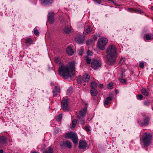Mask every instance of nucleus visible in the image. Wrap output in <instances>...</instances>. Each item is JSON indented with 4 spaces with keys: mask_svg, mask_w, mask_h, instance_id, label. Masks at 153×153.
Listing matches in <instances>:
<instances>
[{
    "mask_svg": "<svg viewBox=\"0 0 153 153\" xmlns=\"http://www.w3.org/2000/svg\"><path fill=\"white\" fill-rule=\"evenodd\" d=\"M75 62H71L70 64V67L62 65L59 68V72L60 76L64 78L72 77L74 76L75 70Z\"/></svg>",
    "mask_w": 153,
    "mask_h": 153,
    "instance_id": "1",
    "label": "nucleus"
},
{
    "mask_svg": "<svg viewBox=\"0 0 153 153\" xmlns=\"http://www.w3.org/2000/svg\"><path fill=\"white\" fill-rule=\"evenodd\" d=\"M106 52L107 58V63L110 65L114 64L117 56V48L113 44L109 45L107 48Z\"/></svg>",
    "mask_w": 153,
    "mask_h": 153,
    "instance_id": "2",
    "label": "nucleus"
},
{
    "mask_svg": "<svg viewBox=\"0 0 153 153\" xmlns=\"http://www.w3.org/2000/svg\"><path fill=\"white\" fill-rule=\"evenodd\" d=\"M87 111V108L85 107L81 110L77 115V119L80 123L83 124L85 123V121L84 119L86 114Z\"/></svg>",
    "mask_w": 153,
    "mask_h": 153,
    "instance_id": "3",
    "label": "nucleus"
},
{
    "mask_svg": "<svg viewBox=\"0 0 153 153\" xmlns=\"http://www.w3.org/2000/svg\"><path fill=\"white\" fill-rule=\"evenodd\" d=\"M152 137V135L150 134L145 133L142 139L144 144L146 146H148L151 143Z\"/></svg>",
    "mask_w": 153,
    "mask_h": 153,
    "instance_id": "4",
    "label": "nucleus"
},
{
    "mask_svg": "<svg viewBox=\"0 0 153 153\" xmlns=\"http://www.w3.org/2000/svg\"><path fill=\"white\" fill-rule=\"evenodd\" d=\"M108 42V40L105 38H102L98 40L97 43V46L101 50H104L105 48L106 44Z\"/></svg>",
    "mask_w": 153,
    "mask_h": 153,
    "instance_id": "5",
    "label": "nucleus"
},
{
    "mask_svg": "<svg viewBox=\"0 0 153 153\" xmlns=\"http://www.w3.org/2000/svg\"><path fill=\"white\" fill-rule=\"evenodd\" d=\"M65 137L72 139L74 144H77L78 137L75 133L71 132H68L66 134Z\"/></svg>",
    "mask_w": 153,
    "mask_h": 153,
    "instance_id": "6",
    "label": "nucleus"
},
{
    "mask_svg": "<svg viewBox=\"0 0 153 153\" xmlns=\"http://www.w3.org/2000/svg\"><path fill=\"white\" fill-rule=\"evenodd\" d=\"M100 61L97 59H93L91 62V66L94 69H98L101 66Z\"/></svg>",
    "mask_w": 153,
    "mask_h": 153,
    "instance_id": "7",
    "label": "nucleus"
},
{
    "mask_svg": "<svg viewBox=\"0 0 153 153\" xmlns=\"http://www.w3.org/2000/svg\"><path fill=\"white\" fill-rule=\"evenodd\" d=\"M150 118L148 117H145L143 120V122H142L140 120L138 119L137 122L141 126H147L149 123Z\"/></svg>",
    "mask_w": 153,
    "mask_h": 153,
    "instance_id": "8",
    "label": "nucleus"
},
{
    "mask_svg": "<svg viewBox=\"0 0 153 153\" xmlns=\"http://www.w3.org/2000/svg\"><path fill=\"white\" fill-rule=\"evenodd\" d=\"M68 99H63L62 102L61 106L62 109L65 111L69 109L68 105Z\"/></svg>",
    "mask_w": 153,
    "mask_h": 153,
    "instance_id": "9",
    "label": "nucleus"
},
{
    "mask_svg": "<svg viewBox=\"0 0 153 153\" xmlns=\"http://www.w3.org/2000/svg\"><path fill=\"white\" fill-rule=\"evenodd\" d=\"M87 146V144L86 142L82 140H80L79 142V149L83 150L85 149Z\"/></svg>",
    "mask_w": 153,
    "mask_h": 153,
    "instance_id": "10",
    "label": "nucleus"
},
{
    "mask_svg": "<svg viewBox=\"0 0 153 153\" xmlns=\"http://www.w3.org/2000/svg\"><path fill=\"white\" fill-rule=\"evenodd\" d=\"M75 40L77 43L81 44L83 42L84 40V38L81 35H78L76 37Z\"/></svg>",
    "mask_w": 153,
    "mask_h": 153,
    "instance_id": "11",
    "label": "nucleus"
},
{
    "mask_svg": "<svg viewBox=\"0 0 153 153\" xmlns=\"http://www.w3.org/2000/svg\"><path fill=\"white\" fill-rule=\"evenodd\" d=\"M41 3L44 6H46L50 4H52L53 2V0H40Z\"/></svg>",
    "mask_w": 153,
    "mask_h": 153,
    "instance_id": "12",
    "label": "nucleus"
},
{
    "mask_svg": "<svg viewBox=\"0 0 153 153\" xmlns=\"http://www.w3.org/2000/svg\"><path fill=\"white\" fill-rule=\"evenodd\" d=\"M48 19L50 23H53L54 21V19L53 17V13L51 12L48 14Z\"/></svg>",
    "mask_w": 153,
    "mask_h": 153,
    "instance_id": "13",
    "label": "nucleus"
},
{
    "mask_svg": "<svg viewBox=\"0 0 153 153\" xmlns=\"http://www.w3.org/2000/svg\"><path fill=\"white\" fill-rule=\"evenodd\" d=\"M60 88L59 87L55 86L53 91V97H56L58 93L60 91Z\"/></svg>",
    "mask_w": 153,
    "mask_h": 153,
    "instance_id": "14",
    "label": "nucleus"
},
{
    "mask_svg": "<svg viewBox=\"0 0 153 153\" xmlns=\"http://www.w3.org/2000/svg\"><path fill=\"white\" fill-rule=\"evenodd\" d=\"M67 53L70 56L72 55L74 53V52L71 47H68L66 49Z\"/></svg>",
    "mask_w": 153,
    "mask_h": 153,
    "instance_id": "15",
    "label": "nucleus"
},
{
    "mask_svg": "<svg viewBox=\"0 0 153 153\" xmlns=\"http://www.w3.org/2000/svg\"><path fill=\"white\" fill-rule=\"evenodd\" d=\"M90 79V76L88 74H85L82 77V80L85 82H88Z\"/></svg>",
    "mask_w": 153,
    "mask_h": 153,
    "instance_id": "16",
    "label": "nucleus"
},
{
    "mask_svg": "<svg viewBox=\"0 0 153 153\" xmlns=\"http://www.w3.org/2000/svg\"><path fill=\"white\" fill-rule=\"evenodd\" d=\"M92 29L90 26H88V27L84 30V33L85 35H87L90 33L92 31Z\"/></svg>",
    "mask_w": 153,
    "mask_h": 153,
    "instance_id": "17",
    "label": "nucleus"
},
{
    "mask_svg": "<svg viewBox=\"0 0 153 153\" xmlns=\"http://www.w3.org/2000/svg\"><path fill=\"white\" fill-rule=\"evenodd\" d=\"M72 30V28L71 27L66 26L64 29V31L66 33H69Z\"/></svg>",
    "mask_w": 153,
    "mask_h": 153,
    "instance_id": "18",
    "label": "nucleus"
},
{
    "mask_svg": "<svg viewBox=\"0 0 153 153\" xmlns=\"http://www.w3.org/2000/svg\"><path fill=\"white\" fill-rule=\"evenodd\" d=\"M91 93L92 96H95L97 94V91L96 88H91Z\"/></svg>",
    "mask_w": 153,
    "mask_h": 153,
    "instance_id": "19",
    "label": "nucleus"
},
{
    "mask_svg": "<svg viewBox=\"0 0 153 153\" xmlns=\"http://www.w3.org/2000/svg\"><path fill=\"white\" fill-rule=\"evenodd\" d=\"M112 98L110 97H108L107 98L106 100L104 102V105H108V104L111 103V101L112 100Z\"/></svg>",
    "mask_w": 153,
    "mask_h": 153,
    "instance_id": "20",
    "label": "nucleus"
},
{
    "mask_svg": "<svg viewBox=\"0 0 153 153\" xmlns=\"http://www.w3.org/2000/svg\"><path fill=\"white\" fill-rule=\"evenodd\" d=\"M6 137L4 136H2L0 137V143L2 144H4L6 141Z\"/></svg>",
    "mask_w": 153,
    "mask_h": 153,
    "instance_id": "21",
    "label": "nucleus"
},
{
    "mask_svg": "<svg viewBox=\"0 0 153 153\" xmlns=\"http://www.w3.org/2000/svg\"><path fill=\"white\" fill-rule=\"evenodd\" d=\"M32 40L30 38H27L25 40V43L27 45H30L32 44Z\"/></svg>",
    "mask_w": 153,
    "mask_h": 153,
    "instance_id": "22",
    "label": "nucleus"
},
{
    "mask_svg": "<svg viewBox=\"0 0 153 153\" xmlns=\"http://www.w3.org/2000/svg\"><path fill=\"white\" fill-rule=\"evenodd\" d=\"M97 86V84L94 82H92L91 84V88H96Z\"/></svg>",
    "mask_w": 153,
    "mask_h": 153,
    "instance_id": "23",
    "label": "nucleus"
},
{
    "mask_svg": "<svg viewBox=\"0 0 153 153\" xmlns=\"http://www.w3.org/2000/svg\"><path fill=\"white\" fill-rule=\"evenodd\" d=\"M65 145L67 147L71 149V145L70 142L68 141H66L65 143Z\"/></svg>",
    "mask_w": 153,
    "mask_h": 153,
    "instance_id": "24",
    "label": "nucleus"
},
{
    "mask_svg": "<svg viewBox=\"0 0 153 153\" xmlns=\"http://www.w3.org/2000/svg\"><path fill=\"white\" fill-rule=\"evenodd\" d=\"M142 93L143 95L146 96H148L149 94L145 88H143L142 89Z\"/></svg>",
    "mask_w": 153,
    "mask_h": 153,
    "instance_id": "25",
    "label": "nucleus"
},
{
    "mask_svg": "<svg viewBox=\"0 0 153 153\" xmlns=\"http://www.w3.org/2000/svg\"><path fill=\"white\" fill-rule=\"evenodd\" d=\"M53 149L50 147L48 148V150H47L45 153H53Z\"/></svg>",
    "mask_w": 153,
    "mask_h": 153,
    "instance_id": "26",
    "label": "nucleus"
},
{
    "mask_svg": "<svg viewBox=\"0 0 153 153\" xmlns=\"http://www.w3.org/2000/svg\"><path fill=\"white\" fill-rule=\"evenodd\" d=\"M78 53L79 55L82 56L84 53V50L83 49L81 48L78 51Z\"/></svg>",
    "mask_w": 153,
    "mask_h": 153,
    "instance_id": "27",
    "label": "nucleus"
},
{
    "mask_svg": "<svg viewBox=\"0 0 153 153\" xmlns=\"http://www.w3.org/2000/svg\"><path fill=\"white\" fill-rule=\"evenodd\" d=\"M62 115L61 114H60L57 115L56 117V119L57 121H60L62 118Z\"/></svg>",
    "mask_w": 153,
    "mask_h": 153,
    "instance_id": "28",
    "label": "nucleus"
},
{
    "mask_svg": "<svg viewBox=\"0 0 153 153\" xmlns=\"http://www.w3.org/2000/svg\"><path fill=\"white\" fill-rule=\"evenodd\" d=\"M54 61L56 63L59 64L60 63V60L59 58L55 57L54 58Z\"/></svg>",
    "mask_w": 153,
    "mask_h": 153,
    "instance_id": "29",
    "label": "nucleus"
},
{
    "mask_svg": "<svg viewBox=\"0 0 153 153\" xmlns=\"http://www.w3.org/2000/svg\"><path fill=\"white\" fill-rule=\"evenodd\" d=\"M144 36L147 40H149L151 39V36L147 34H145Z\"/></svg>",
    "mask_w": 153,
    "mask_h": 153,
    "instance_id": "30",
    "label": "nucleus"
},
{
    "mask_svg": "<svg viewBox=\"0 0 153 153\" xmlns=\"http://www.w3.org/2000/svg\"><path fill=\"white\" fill-rule=\"evenodd\" d=\"M120 82L123 84H126V83L127 80L126 79H119Z\"/></svg>",
    "mask_w": 153,
    "mask_h": 153,
    "instance_id": "31",
    "label": "nucleus"
},
{
    "mask_svg": "<svg viewBox=\"0 0 153 153\" xmlns=\"http://www.w3.org/2000/svg\"><path fill=\"white\" fill-rule=\"evenodd\" d=\"M113 83L112 82H110L107 85V87L109 89H111L113 88Z\"/></svg>",
    "mask_w": 153,
    "mask_h": 153,
    "instance_id": "32",
    "label": "nucleus"
},
{
    "mask_svg": "<svg viewBox=\"0 0 153 153\" xmlns=\"http://www.w3.org/2000/svg\"><path fill=\"white\" fill-rule=\"evenodd\" d=\"M76 123V120L75 119L73 120L72 123V126L73 127H74Z\"/></svg>",
    "mask_w": 153,
    "mask_h": 153,
    "instance_id": "33",
    "label": "nucleus"
},
{
    "mask_svg": "<svg viewBox=\"0 0 153 153\" xmlns=\"http://www.w3.org/2000/svg\"><path fill=\"white\" fill-rule=\"evenodd\" d=\"M86 61L87 64H89L91 63V59L89 58L88 56H86Z\"/></svg>",
    "mask_w": 153,
    "mask_h": 153,
    "instance_id": "34",
    "label": "nucleus"
},
{
    "mask_svg": "<svg viewBox=\"0 0 153 153\" xmlns=\"http://www.w3.org/2000/svg\"><path fill=\"white\" fill-rule=\"evenodd\" d=\"M125 58H121L120 60V64L121 65L123 63V62L125 61Z\"/></svg>",
    "mask_w": 153,
    "mask_h": 153,
    "instance_id": "35",
    "label": "nucleus"
},
{
    "mask_svg": "<svg viewBox=\"0 0 153 153\" xmlns=\"http://www.w3.org/2000/svg\"><path fill=\"white\" fill-rule=\"evenodd\" d=\"M135 12L136 13H143V12L142 11L139 9H135Z\"/></svg>",
    "mask_w": 153,
    "mask_h": 153,
    "instance_id": "36",
    "label": "nucleus"
},
{
    "mask_svg": "<svg viewBox=\"0 0 153 153\" xmlns=\"http://www.w3.org/2000/svg\"><path fill=\"white\" fill-rule=\"evenodd\" d=\"M81 76H79L77 79V81L79 83H81Z\"/></svg>",
    "mask_w": 153,
    "mask_h": 153,
    "instance_id": "37",
    "label": "nucleus"
},
{
    "mask_svg": "<svg viewBox=\"0 0 153 153\" xmlns=\"http://www.w3.org/2000/svg\"><path fill=\"white\" fill-rule=\"evenodd\" d=\"M139 66L141 68H143L144 67V64L143 62H141L139 64Z\"/></svg>",
    "mask_w": 153,
    "mask_h": 153,
    "instance_id": "38",
    "label": "nucleus"
},
{
    "mask_svg": "<svg viewBox=\"0 0 153 153\" xmlns=\"http://www.w3.org/2000/svg\"><path fill=\"white\" fill-rule=\"evenodd\" d=\"M144 103L145 105L148 106L149 104V102L148 101H146L144 102Z\"/></svg>",
    "mask_w": 153,
    "mask_h": 153,
    "instance_id": "39",
    "label": "nucleus"
},
{
    "mask_svg": "<svg viewBox=\"0 0 153 153\" xmlns=\"http://www.w3.org/2000/svg\"><path fill=\"white\" fill-rule=\"evenodd\" d=\"M34 33L36 35H38L39 34L38 31L36 30H34Z\"/></svg>",
    "mask_w": 153,
    "mask_h": 153,
    "instance_id": "40",
    "label": "nucleus"
},
{
    "mask_svg": "<svg viewBox=\"0 0 153 153\" xmlns=\"http://www.w3.org/2000/svg\"><path fill=\"white\" fill-rule=\"evenodd\" d=\"M87 53L88 55H92V52L90 50H88Z\"/></svg>",
    "mask_w": 153,
    "mask_h": 153,
    "instance_id": "41",
    "label": "nucleus"
},
{
    "mask_svg": "<svg viewBox=\"0 0 153 153\" xmlns=\"http://www.w3.org/2000/svg\"><path fill=\"white\" fill-rule=\"evenodd\" d=\"M137 97L138 99L140 100L142 99L143 98V96L141 94L138 95L137 96Z\"/></svg>",
    "mask_w": 153,
    "mask_h": 153,
    "instance_id": "42",
    "label": "nucleus"
},
{
    "mask_svg": "<svg viewBox=\"0 0 153 153\" xmlns=\"http://www.w3.org/2000/svg\"><path fill=\"white\" fill-rule=\"evenodd\" d=\"M92 42V40H89L87 41L86 44L87 45H88L91 43Z\"/></svg>",
    "mask_w": 153,
    "mask_h": 153,
    "instance_id": "43",
    "label": "nucleus"
},
{
    "mask_svg": "<svg viewBox=\"0 0 153 153\" xmlns=\"http://www.w3.org/2000/svg\"><path fill=\"white\" fill-rule=\"evenodd\" d=\"M85 130L87 131H90V130L89 129V127L88 126H86L85 127Z\"/></svg>",
    "mask_w": 153,
    "mask_h": 153,
    "instance_id": "44",
    "label": "nucleus"
},
{
    "mask_svg": "<svg viewBox=\"0 0 153 153\" xmlns=\"http://www.w3.org/2000/svg\"><path fill=\"white\" fill-rule=\"evenodd\" d=\"M127 10L128 12H131V13L133 12V11L132 9L131 8H128L127 9Z\"/></svg>",
    "mask_w": 153,
    "mask_h": 153,
    "instance_id": "45",
    "label": "nucleus"
},
{
    "mask_svg": "<svg viewBox=\"0 0 153 153\" xmlns=\"http://www.w3.org/2000/svg\"><path fill=\"white\" fill-rule=\"evenodd\" d=\"M96 1L99 4H100L102 3V1L101 0H96Z\"/></svg>",
    "mask_w": 153,
    "mask_h": 153,
    "instance_id": "46",
    "label": "nucleus"
},
{
    "mask_svg": "<svg viewBox=\"0 0 153 153\" xmlns=\"http://www.w3.org/2000/svg\"><path fill=\"white\" fill-rule=\"evenodd\" d=\"M93 39L95 40H96L97 39V36H94L93 37Z\"/></svg>",
    "mask_w": 153,
    "mask_h": 153,
    "instance_id": "47",
    "label": "nucleus"
},
{
    "mask_svg": "<svg viewBox=\"0 0 153 153\" xmlns=\"http://www.w3.org/2000/svg\"><path fill=\"white\" fill-rule=\"evenodd\" d=\"M3 150L1 149L0 150V153H3Z\"/></svg>",
    "mask_w": 153,
    "mask_h": 153,
    "instance_id": "48",
    "label": "nucleus"
},
{
    "mask_svg": "<svg viewBox=\"0 0 153 153\" xmlns=\"http://www.w3.org/2000/svg\"><path fill=\"white\" fill-rule=\"evenodd\" d=\"M70 92L69 90H68L67 91V93L68 94H69Z\"/></svg>",
    "mask_w": 153,
    "mask_h": 153,
    "instance_id": "49",
    "label": "nucleus"
},
{
    "mask_svg": "<svg viewBox=\"0 0 153 153\" xmlns=\"http://www.w3.org/2000/svg\"><path fill=\"white\" fill-rule=\"evenodd\" d=\"M116 93H118V91H117V90H116Z\"/></svg>",
    "mask_w": 153,
    "mask_h": 153,
    "instance_id": "50",
    "label": "nucleus"
},
{
    "mask_svg": "<svg viewBox=\"0 0 153 153\" xmlns=\"http://www.w3.org/2000/svg\"><path fill=\"white\" fill-rule=\"evenodd\" d=\"M151 9L152 10H153V6L151 7Z\"/></svg>",
    "mask_w": 153,
    "mask_h": 153,
    "instance_id": "51",
    "label": "nucleus"
},
{
    "mask_svg": "<svg viewBox=\"0 0 153 153\" xmlns=\"http://www.w3.org/2000/svg\"><path fill=\"white\" fill-rule=\"evenodd\" d=\"M100 86H102V85H100Z\"/></svg>",
    "mask_w": 153,
    "mask_h": 153,
    "instance_id": "52",
    "label": "nucleus"
},
{
    "mask_svg": "<svg viewBox=\"0 0 153 153\" xmlns=\"http://www.w3.org/2000/svg\"><path fill=\"white\" fill-rule=\"evenodd\" d=\"M100 86H102V85H100Z\"/></svg>",
    "mask_w": 153,
    "mask_h": 153,
    "instance_id": "53",
    "label": "nucleus"
}]
</instances>
